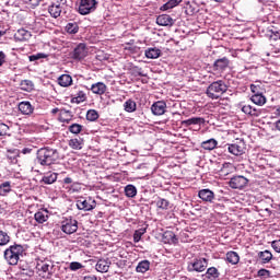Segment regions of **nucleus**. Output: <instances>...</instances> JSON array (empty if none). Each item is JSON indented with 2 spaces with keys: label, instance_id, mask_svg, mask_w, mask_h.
Instances as JSON below:
<instances>
[{
  "label": "nucleus",
  "instance_id": "obj_28",
  "mask_svg": "<svg viewBox=\"0 0 280 280\" xmlns=\"http://www.w3.org/2000/svg\"><path fill=\"white\" fill-rule=\"evenodd\" d=\"M225 257L226 262L231 264L232 266H237V264H240V254H237V252H228Z\"/></svg>",
  "mask_w": 280,
  "mask_h": 280
},
{
  "label": "nucleus",
  "instance_id": "obj_1",
  "mask_svg": "<svg viewBox=\"0 0 280 280\" xmlns=\"http://www.w3.org/2000/svg\"><path fill=\"white\" fill-rule=\"evenodd\" d=\"M36 159L39 165L49 166L54 165V163H56V161L60 159V155L58 153V150L45 147L37 150Z\"/></svg>",
  "mask_w": 280,
  "mask_h": 280
},
{
  "label": "nucleus",
  "instance_id": "obj_64",
  "mask_svg": "<svg viewBox=\"0 0 280 280\" xmlns=\"http://www.w3.org/2000/svg\"><path fill=\"white\" fill-rule=\"evenodd\" d=\"M276 128L280 131V119L276 122Z\"/></svg>",
  "mask_w": 280,
  "mask_h": 280
},
{
  "label": "nucleus",
  "instance_id": "obj_47",
  "mask_svg": "<svg viewBox=\"0 0 280 280\" xmlns=\"http://www.w3.org/2000/svg\"><path fill=\"white\" fill-rule=\"evenodd\" d=\"M86 119L88 121H97V119H100V113L95 109H90L86 113Z\"/></svg>",
  "mask_w": 280,
  "mask_h": 280
},
{
  "label": "nucleus",
  "instance_id": "obj_51",
  "mask_svg": "<svg viewBox=\"0 0 280 280\" xmlns=\"http://www.w3.org/2000/svg\"><path fill=\"white\" fill-rule=\"evenodd\" d=\"M257 276L260 279H270V277H272L270 270H268V269L258 270Z\"/></svg>",
  "mask_w": 280,
  "mask_h": 280
},
{
  "label": "nucleus",
  "instance_id": "obj_57",
  "mask_svg": "<svg viewBox=\"0 0 280 280\" xmlns=\"http://www.w3.org/2000/svg\"><path fill=\"white\" fill-rule=\"evenodd\" d=\"M82 268V264L78 262V261H73L70 264V270H80Z\"/></svg>",
  "mask_w": 280,
  "mask_h": 280
},
{
  "label": "nucleus",
  "instance_id": "obj_60",
  "mask_svg": "<svg viewBox=\"0 0 280 280\" xmlns=\"http://www.w3.org/2000/svg\"><path fill=\"white\" fill-rule=\"evenodd\" d=\"M63 183L65 185H71V183H73V179L71 177H66L63 178Z\"/></svg>",
  "mask_w": 280,
  "mask_h": 280
},
{
  "label": "nucleus",
  "instance_id": "obj_3",
  "mask_svg": "<svg viewBox=\"0 0 280 280\" xmlns=\"http://www.w3.org/2000/svg\"><path fill=\"white\" fill-rule=\"evenodd\" d=\"M23 253H25V248L23 247V245H11L4 250V259L10 266H16V264H19V259L23 257Z\"/></svg>",
  "mask_w": 280,
  "mask_h": 280
},
{
  "label": "nucleus",
  "instance_id": "obj_11",
  "mask_svg": "<svg viewBox=\"0 0 280 280\" xmlns=\"http://www.w3.org/2000/svg\"><path fill=\"white\" fill-rule=\"evenodd\" d=\"M95 207H97V202H95V200L91 198L89 199L81 198L77 200V209H79L80 211H93Z\"/></svg>",
  "mask_w": 280,
  "mask_h": 280
},
{
  "label": "nucleus",
  "instance_id": "obj_41",
  "mask_svg": "<svg viewBox=\"0 0 280 280\" xmlns=\"http://www.w3.org/2000/svg\"><path fill=\"white\" fill-rule=\"evenodd\" d=\"M10 191H12V184L10 182L0 184V196H8Z\"/></svg>",
  "mask_w": 280,
  "mask_h": 280
},
{
  "label": "nucleus",
  "instance_id": "obj_50",
  "mask_svg": "<svg viewBox=\"0 0 280 280\" xmlns=\"http://www.w3.org/2000/svg\"><path fill=\"white\" fill-rule=\"evenodd\" d=\"M145 235V229L136 230L133 233V242H141V237Z\"/></svg>",
  "mask_w": 280,
  "mask_h": 280
},
{
  "label": "nucleus",
  "instance_id": "obj_22",
  "mask_svg": "<svg viewBox=\"0 0 280 280\" xmlns=\"http://www.w3.org/2000/svg\"><path fill=\"white\" fill-rule=\"evenodd\" d=\"M162 241L164 244H177L178 237H176V234L174 232L166 231L162 236Z\"/></svg>",
  "mask_w": 280,
  "mask_h": 280
},
{
  "label": "nucleus",
  "instance_id": "obj_55",
  "mask_svg": "<svg viewBox=\"0 0 280 280\" xmlns=\"http://www.w3.org/2000/svg\"><path fill=\"white\" fill-rule=\"evenodd\" d=\"M40 2H43V0H26L27 5L33 10L34 8H38V5H40Z\"/></svg>",
  "mask_w": 280,
  "mask_h": 280
},
{
  "label": "nucleus",
  "instance_id": "obj_19",
  "mask_svg": "<svg viewBox=\"0 0 280 280\" xmlns=\"http://www.w3.org/2000/svg\"><path fill=\"white\" fill-rule=\"evenodd\" d=\"M19 110L22 115H32L34 113V106L30 101H23L19 104Z\"/></svg>",
  "mask_w": 280,
  "mask_h": 280
},
{
  "label": "nucleus",
  "instance_id": "obj_37",
  "mask_svg": "<svg viewBox=\"0 0 280 280\" xmlns=\"http://www.w3.org/2000/svg\"><path fill=\"white\" fill-rule=\"evenodd\" d=\"M21 90L32 93L34 90V82L32 80H22L20 83Z\"/></svg>",
  "mask_w": 280,
  "mask_h": 280
},
{
  "label": "nucleus",
  "instance_id": "obj_27",
  "mask_svg": "<svg viewBox=\"0 0 280 280\" xmlns=\"http://www.w3.org/2000/svg\"><path fill=\"white\" fill-rule=\"evenodd\" d=\"M69 148L72 150H82L84 145V139L82 138H72L68 142Z\"/></svg>",
  "mask_w": 280,
  "mask_h": 280
},
{
  "label": "nucleus",
  "instance_id": "obj_15",
  "mask_svg": "<svg viewBox=\"0 0 280 280\" xmlns=\"http://www.w3.org/2000/svg\"><path fill=\"white\" fill-rule=\"evenodd\" d=\"M62 5H65V3L60 2H52L49 7H48V12L50 14V16H52V19H58V16H60V14H62Z\"/></svg>",
  "mask_w": 280,
  "mask_h": 280
},
{
  "label": "nucleus",
  "instance_id": "obj_14",
  "mask_svg": "<svg viewBox=\"0 0 280 280\" xmlns=\"http://www.w3.org/2000/svg\"><path fill=\"white\" fill-rule=\"evenodd\" d=\"M165 108H167V104L163 101H158L152 104L151 113L155 116L165 115Z\"/></svg>",
  "mask_w": 280,
  "mask_h": 280
},
{
  "label": "nucleus",
  "instance_id": "obj_54",
  "mask_svg": "<svg viewBox=\"0 0 280 280\" xmlns=\"http://www.w3.org/2000/svg\"><path fill=\"white\" fill-rule=\"evenodd\" d=\"M10 132V127L3 122H0V137H5Z\"/></svg>",
  "mask_w": 280,
  "mask_h": 280
},
{
  "label": "nucleus",
  "instance_id": "obj_59",
  "mask_svg": "<svg viewBox=\"0 0 280 280\" xmlns=\"http://www.w3.org/2000/svg\"><path fill=\"white\" fill-rule=\"evenodd\" d=\"M270 38H271L272 40H279V38H280L279 32H276L273 35L270 36Z\"/></svg>",
  "mask_w": 280,
  "mask_h": 280
},
{
  "label": "nucleus",
  "instance_id": "obj_13",
  "mask_svg": "<svg viewBox=\"0 0 280 280\" xmlns=\"http://www.w3.org/2000/svg\"><path fill=\"white\" fill-rule=\"evenodd\" d=\"M198 197L203 202H210L211 203V202H213L215 200V192H213L209 188H205V189L199 190Z\"/></svg>",
  "mask_w": 280,
  "mask_h": 280
},
{
  "label": "nucleus",
  "instance_id": "obj_63",
  "mask_svg": "<svg viewBox=\"0 0 280 280\" xmlns=\"http://www.w3.org/2000/svg\"><path fill=\"white\" fill-rule=\"evenodd\" d=\"M83 280H97V277L95 276H85Z\"/></svg>",
  "mask_w": 280,
  "mask_h": 280
},
{
  "label": "nucleus",
  "instance_id": "obj_7",
  "mask_svg": "<svg viewBox=\"0 0 280 280\" xmlns=\"http://www.w3.org/2000/svg\"><path fill=\"white\" fill-rule=\"evenodd\" d=\"M209 266V260L207 258H195L194 261L188 264V272H205Z\"/></svg>",
  "mask_w": 280,
  "mask_h": 280
},
{
  "label": "nucleus",
  "instance_id": "obj_9",
  "mask_svg": "<svg viewBox=\"0 0 280 280\" xmlns=\"http://www.w3.org/2000/svg\"><path fill=\"white\" fill-rule=\"evenodd\" d=\"M89 56V48H86V44L80 43L71 52L72 60H84V58Z\"/></svg>",
  "mask_w": 280,
  "mask_h": 280
},
{
  "label": "nucleus",
  "instance_id": "obj_38",
  "mask_svg": "<svg viewBox=\"0 0 280 280\" xmlns=\"http://www.w3.org/2000/svg\"><path fill=\"white\" fill-rule=\"evenodd\" d=\"M21 155V151L19 149H10L7 151V159L11 161V163H14L16 159Z\"/></svg>",
  "mask_w": 280,
  "mask_h": 280
},
{
  "label": "nucleus",
  "instance_id": "obj_34",
  "mask_svg": "<svg viewBox=\"0 0 280 280\" xmlns=\"http://www.w3.org/2000/svg\"><path fill=\"white\" fill-rule=\"evenodd\" d=\"M258 257L264 264H270V261H272V253L268 249L259 252Z\"/></svg>",
  "mask_w": 280,
  "mask_h": 280
},
{
  "label": "nucleus",
  "instance_id": "obj_48",
  "mask_svg": "<svg viewBox=\"0 0 280 280\" xmlns=\"http://www.w3.org/2000/svg\"><path fill=\"white\" fill-rule=\"evenodd\" d=\"M82 128L83 126L80 124H72L69 126V132L72 135H80V132H82Z\"/></svg>",
  "mask_w": 280,
  "mask_h": 280
},
{
  "label": "nucleus",
  "instance_id": "obj_10",
  "mask_svg": "<svg viewBox=\"0 0 280 280\" xmlns=\"http://www.w3.org/2000/svg\"><path fill=\"white\" fill-rule=\"evenodd\" d=\"M248 185V178L242 175L233 176L229 182L231 189H244Z\"/></svg>",
  "mask_w": 280,
  "mask_h": 280
},
{
  "label": "nucleus",
  "instance_id": "obj_30",
  "mask_svg": "<svg viewBox=\"0 0 280 280\" xmlns=\"http://www.w3.org/2000/svg\"><path fill=\"white\" fill-rule=\"evenodd\" d=\"M203 277H206V279L215 280L220 277V271L215 267H210V268L207 269Z\"/></svg>",
  "mask_w": 280,
  "mask_h": 280
},
{
  "label": "nucleus",
  "instance_id": "obj_8",
  "mask_svg": "<svg viewBox=\"0 0 280 280\" xmlns=\"http://www.w3.org/2000/svg\"><path fill=\"white\" fill-rule=\"evenodd\" d=\"M61 231L66 235H73L78 231V220L69 218L61 222Z\"/></svg>",
  "mask_w": 280,
  "mask_h": 280
},
{
  "label": "nucleus",
  "instance_id": "obj_58",
  "mask_svg": "<svg viewBox=\"0 0 280 280\" xmlns=\"http://www.w3.org/2000/svg\"><path fill=\"white\" fill-rule=\"evenodd\" d=\"M4 62H5V52L0 51V67H3Z\"/></svg>",
  "mask_w": 280,
  "mask_h": 280
},
{
  "label": "nucleus",
  "instance_id": "obj_4",
  "mask_svg": "<svg viewBox=\"0 0 280 280\" xmlns=\"http://www.w3.org/2000/svg\"><path fill=\"white\" fill-rule=\"evenodd\" d=\"M97 10V0H78V12L81 16L93 14Z\"/></svg>",
  "mask_w": 280,
  "mask_h": 280
},
{
  "label": "nucleus",
  "instance_id": "obj_21",
  "mask_svg": "<svg viewBox=\"0 0 280 280\" xmlns=\"http://www.w3.org/2000/svg\"><path fill=\"white\" fill-rule=\"evenodd\" d=\"M205 124V118L202 117H192L182 121V126L186 128L189 126H202Z\"/></svg>",
  "mask_w": 280,
  "mask_h": 280
},
{
  "label": "nucleus",
  "instance_id": "obj_16",
  "mask_svg": "<svg viewBox=\"0 0 280 280\" xmlns=\"http://www.w3.org/2000/svg\"><path fill=\"white\" fill-rule=\"evenodd\" d=\"M90 91L94 94V95H104L106 93V91H108V86L105 85L104 82H96L93 83L90 88Z\"/></svg>",
  "mask_w": 280,
  "mask_h": 280
},
{
  "label": "nucleus",
  "instance_id": "obj_29",
  "mask_svg": "<svg viewBox=\"0 0 280 280\" xmlns=\"http://www.w3.org/2000/svg\"><path fill=\"white\" fill-rule=\"evenodd\" d=\"M242 112L245 113V115H250V117H259V115H261V110L250 105H244Z\"/></svg>",
  "mask_w": 280,
  "mask_h": 280
},
{
  "label": "nucleus",
  "instance_id": "obj_32",
  "mask_svg": "<svg viewBox=\"0 0 280 280\" xmlns=\"http://www.w3.org/2000/svg\"><path fill=\"white\" fill-rule=\"evenodd\" d=\"M201 148L203 150H215V148H218V140L215 139H209V140H206L201 143Z\"/></svg>",
  "mask_w": 280,
  "mask_h": 280
},
{
  "label": "nucleus",
  "instance_id": "obj_24",
  "mask_svg": "<svg viewBox=\"0 0 280 280\" xmlns=\"http://www.w3.org/2000/svg\"><path fill=\"white\" fill-rule=\"evenodd\" d=\"M97 272H108V270L110 269V260L108 259H100L97 262H96V266H95Z\"/></svg>",
  "mask_w": 280,
  "mask_h": 280
},
{
  "label": "nucleus",
  "instance_id": "obj_40",
  "mask_svg": "<svg viewBox=\"0 0 280 280\" xmlns=\"http://www.w3.org/2000/svg\"><path fill=\"white\" fill-rule=\"evenodd\" d=\"M124 108H125L126 113H135V110H137V102L129 98L125 102Z\"/></svg>",
  "mask_w": 280,
  "mask_h": 280
},
{
  "label": "nucleus",
  "instance_id": "obj_36",
  "mask_svg": "<svg viewBox=\"0 0 280 280\" xmlns=\"http://www.w3.org/2000/svg\"><path fill=\"white\" fill-rule=\"evenodd\" d=\"M180 3H183V0H168L165 4L161 7V10L165 12L167 10L176 8V5H180Z\"/></svg>",
  "mask_w": 280,
  "mask_h": 280
},
{
  "label": "nucleus",
  "instance_id": "obj_17",
  "mask_svg": "<svg viewBox=\"0 0 280 280\" xmlns=\"http://www.w3.org/2000/svg\"><path fill=\"white\" fill-rule=\"evenodd\" d=\"M230 63H231V61L226 57L217 59L212 66L213 71H226V69H229Z\"/></svg>",
  "mask_w": 280,
  "mask_h": 280
},
{
  "label": "nucleus",
  "instance_id": "obj_62",
  "mask_svg": "<svg viewBox=\"0 0 280 280\" xmlns=\"http://www.w3.org/2000/svg\"><path fill=\"white\" fill-rule=\"evenodd\" d=\"M50 113H51V115H58V113L60 114V108L55 107V108L51 109Z\"/></svg>",
  "mask_w": 280,
  "mask_h": 280
},
{
  "label": "nucleus",
  "instance_id": "obj_12",
  "mask_svg": "<svg viewBox=\"0 0 280 280\" xmlns=\"http://www.w3.org/2000/svg\"><path fill=\"white\" fill-rule=\"evenodd\" d=\"M36 270H37L38 275L42 277V279H50L51 278V273L49 272V264L42 260V261L37 262Z\"/></svg>",
  "mask_w": 280,
  "mask_h": 280
},
{
  "label": "nucleus",
  "instance_id": "obj_35",
  "mask_svg": "<svg viewBox=\"0 0 280 280\" xmlns=\"http://www.w3.org/2000/svg\"><path fill=\"white\" fill-rule=\"evenodd\" d=\"M56 180H58V174L56 173L47 174L42 178V183H44V185H54Z\"/></svg>",
  "mask_w": 280,
  "mask_h": 280
},
{
  "label": "nucleus",
  "instance_id": "obj_43",
  "mask_svg": "<svg viewBox=\"0 0 280 280\" xmlns=\"http://www.w3.org/2000/svg\"><path fill=\"white\" fill-rule=\"evenodd\" d=\"M30 36H31L30 32L23 28L19 30L18 33L15 34V38L21 42L27 40Z\"/></svg>",
  "mask_w": 280,
  "mask_h": 280
},
{
  "label": "nucleus",
  "instance_id": "obj_25",
  "mask_svg": "<svg viewBox=\"0 0 280 280\" xmlns=\"http://www.w3.org/2000/svg\"><path fill=\"white\" fill-rule=\"evenodd\" d=\"M72 119L73 114L71 113V110H67L65 108L60 109L59 121H61V124H69V121H71Z\"/></svg>",
  "mask_w": 280,
  "mask_h": 280
},
{
  "label": "nucleus",
  "instance_id": "obj_45",
  "mask_svg": "<svg viewBox=\"0 0 280 280\" xmlns=\"http://www.w3.org/2000/svg\"><path fill=\"white\" fill-rule=\"evenodd\" d=\"M10 244V234L0 230V246H8Z\"/></svg>",
  "mask_w": 280,
  "mask_h": 280
},
{
  "label": "nucleus",
  "instance_id": "obj_33",
  "mask_svg": "<svg viewBox=\"0 0 280 280\" xmlns=\"http://www.w3.org/2000/svg\"><path fill=\"white\" fill-rule=\"evenodd\" d=\"M250 101L253 102V104H256V106H264L267 100L264 94H254L252 95Z\"/></svg>",
  "mask_w": 280,
  "mask_h": 280
},
{
  "label": "nucleus",
  "instance_id": "obj_6",
  "mask_svg": "<svg viewBox=\"0 0 280 280\" xmlns=\"http://www.w3.org/2000/svg\"><path fill=\"white\" fill-rule=\"evenodd\" d=\"M226 145L228 152L234 156H242L246 152V142L243 139H236L233 143Z\"/></svg>",
  "mask_w": 280,
  "mask_h": 280
},
{
  "label": "nucleus",
  "instance_id": "obj_56",
  "mask_svg": "<svg viewBox=\"0 0 280 280\" xmlns=\"http://www.w3.org/2000/svg\"><path fill=\"white\" fill-rule=\"evenodd\" d=\"M271 248H273L276 253H280V240L273 241L271 243Z\"/></svg>",
  "mask_w": 280,
  "mask_h": 280
},
{
  "label": "nucleus",
  "instance_id": "obj_2",
  "mask_svg": "<svg viewBox=\"0 0 280 280\" xmlns=\"http://www.w3.org/2000/svg\"><path fill=\"white\" fill-rule=\"evenodd\" d=\"M229 91V85L224 80H218L212 82L206 90V95L210 100H220L224 93Z\"/></svg>",
  "mask_w": 280,
  "mask_h": 280
},
{
  "label": "nucleus",
  "instance_id": "obj_5",
  "mask_svg": "<svg viewBox=\"0 0 280 280\" xmlns=\"http://www.w3.org/2000/svg\"><path fill=\"white\" fill-rule=\"evenodd\" d=\"M86 100H89V97L86 96V92L82 89V85H74L70 90L71 104H83Z\"/></svg>",
  "mask_w": 280,
  "mask_h": 280
},
{
  "label": "nucleus",
  "instance_id": "obj_20",
  "mask_svg": "<svg viewBox=\"0 0 280 280\" xmlns=\"http://www.w3.org/2000/svg\"><path fill=\"white\" fill-rule=\"evenodd\" d=\"M34 219L38 224H45L49 220V211L39 210L34 214Z\"/></svg>",
  "mask_w": 280,
  "mask_h": 280
},
{
  "label": "nucleus",
  "instance_id": "obj_26",
  "mask_svg": "<svg viewBox=\"0 0 280 280\" xmlns=\"http://www.w3.org/2000/svg\"><path fill=\"white\" fill-rule=\"evenodd\" d=\"M161 49L154 47V48H148L144 51L145 58H149L150 60H156V58H161Z\"/></svg>",
  "mask_w": 280,
  "mask_h": 280
},
{
  "label": "nucleus",
  "instance_id": "obj_39",
  "mask_svg": "<svg viewBox=\"0 0 280 280\" xmlns=\"http://www.w3.org/2000/svg\"><path fill=\"white\" fill-rule=\"evenodd\" d=\"M235 170V166L231 163H224L220 170V176H229Z\"/></svg>",
  "mask_w": 280,
  "mask_h": 280
},
{
  "label": "nucleus",
  "instance_id": "obj_52",
  "mask_svg": "<svg viewBox=\"0 0 280 280\" xmlns=\"http://www.w3.org/2000/svg\"><path fill=\"white\" fill-rule=\"evenodd\" d=\"M43 58H47V55L44 52H38L36 55H31L28 57L30 62H36V60H40Z\"/></svg>",
  "mask_w": 280,
  "mask_h": 280
},
{
  "label": "nucleus",
  "instance_id": "obj_53",
  "mask_svg": "<svg viewBox=\"0 0 280 280\" xmlns=\"http://www.w3.org/2000/svg\"><path fill=\"white\" fill-rule=\"evenodd\" d=\"M131 75H135V77L139 75L140 78H145L147 74L143 73V71H142L141 68H139V67H133V68L131 69Z\"/></svg>",
  "mask_w": 280,
  "mask_h": 280
},
{
  "label": "nucleus",
  "instance_id": "obj_46",
  "mask_svg": "<svg viewBox=\"0 0 280 280\" xmlns=\"http://www.w3.org/2000/svg\"><path fill=\"white\" fill-rule=\"evenodd\" d=\"M79 30H80V27L78 26V23H75V22L68 23L66 25V32L68 34H78Z\"/></svg>",
  "mask_w": 280,
  "mask_h": 280
},
{
  "label": "nucleus",
  "instance_id": "obj_61",
  "mask_svg": "<svg viewBox=\"0 0 280 280\" xmlns=\"http://www.w3.org/2000/svg\"><path fill=\"white\" fill-rule=\"evenodd\" d=\"M31 153H32V149H30V148H24L22 150V154H31Z\"/></svg>",
  "mask_w": 280,
  "mask_h": 280
},
{
  "label": "nucleus",
  "instance_id": "obj_23",
  "mask_svg": "<svg viewBox=\"0 0 280 280\" xmlns=\"http://www.w3.org/2000/svg\"><path fill=\"white\" fill-rule=\"evenodd\" d=\"M58 84L59 86L67 89L68 86H71V84H73V78L71 77V74H61L58 78Z\"/></svg>",
  "mask_w": 280,
  "mask_h": 280
},
{
  "label": "nucleus",
  "instance_id": "obj_49",
  "mask_svg": "<svg viewBox=\"0 0 280 280\" xmlns=\"http://www.w3.org/2000/svg\"><path fill=\"white\" fill-rule=\"evenodd\" d=\"M156 207H158V209L167 210V209H170V201L166 199L160 198L156 201Z\"/></svg>",
  "mask_w": 280,
  "mask_h": 280
},
{
  "label": "nucleus",
  "instance_id": "obj_42",
  "mask_svg": "<svg viewBox=\"0 0 280 280\" xmlns=\"http://www.w3.org/2000/svg\"><path fill=\"white\" fill-rule=\"evenodd\" d=\"M125 196H127V198H135V196H137V187H135V185H127L125 187Z\"/></svg>",
  "mask_w": 280,
  "mask_h": 280
},
{
  "label": "nucleus",
  "instance_id": "obj_31",
  "mask_svg": "<svg viewBox=\"0 0 280 280\" xmlns=\"http://www.w3.org/2000/svg\"><path fill=\"white\" fill-rule=\"evenodd\" d=\"M148 270H150V260H141L136 267V272H141L142 275H145Z\"/></svg>",
  "mask_w": 280,
  "mask_h": 280
},
{
  "label": "nucleus",
  "instance_id": "obj_44",
  "mask_svg": "<svg viewBox=\"0 0 280 280\" xmlns=\"http://www.w3.org/2000/svg\"><path fill=\"white\" fill-rule=\"evenodd\" d=\"M264 85L261 82H256L254 84H250V91L254 93V95L264 94Z\"/></svg>",
  "mask_w": 280,
  "mask_h": 280
},
{
  "label": "nucleus",
  "instance_id": "obj_18",
  "mask_svg": "<svg viewBox=\"0 0 280 280\" xmlns=\"http://www.w3.org/2000/svg\"><path fill=\"white\" fill-rule=\"evenodd\" d=\"M156 23L161 26V27H172V25H174V19H172L171 15L167 14H161L156 18Z\"/></svg>",
  "mask_w": 280,
  "mask_h": 280
}]
</instances>
